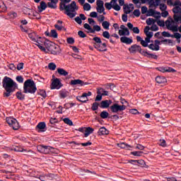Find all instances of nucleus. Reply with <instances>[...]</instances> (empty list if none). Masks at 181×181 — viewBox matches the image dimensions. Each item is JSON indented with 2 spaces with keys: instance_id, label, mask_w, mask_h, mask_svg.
Listing matches in <instances>:
<instances>
[{
  "instance_id": "6",
  "label": "nucleus",
  "mask_w": 181,
  "mask_h": 181,
  "mask_svg": "<svg viewBox=\"0 0 181 181\" xmlns=\"http://www.w3.org/2000/svg\"><path fill=\"white\" fill-rule=\"evenodd\" d=\"M6 121L7 124H8V125L11 127L13 129H14V131H17V129H19V122H18V120H16V119L13 117H6Z\"/></svg>"
},
{
  "instance_id": "57",
  "label": "nucleus",
  "mask_w": 181,
  "mask_h": 181,
  "mask_svg": "<svg viewBox=\"0 0 181 181\" xmlns=\"http://www.w3.org/2000/svg\"><path fill=\"white\" fill-rule=\"evenodd\" d=\"M150 29L153 32H156V30H159V27H158V25H156V24H153Z\"/></svg>"
},
{
  "instance_id": "49",
  "label": "nucleus",
  "mask_w": 181,
  "mask_h": 181,
  "mask_svg": "<svg viewBox=\"0 0 181 181\" xmlns=\"http://www.w3.org/2000/svg\"><path fill=\"white\" fill-rule=\"evenodd\" d=\"M156 1H153V0L149 3L151 6H159V4H160V0H155Z\"/></svg>"
},
{
  "instance_id": "60",
  "label": "nucleus",
  "mask_w": 181,
  "mask_h": 181,
  "mask_svg": "<svg viewBox=\"0 0 181 181\" xmlns=\"http://www.w3.org/2000/svg\"><path fill=\"white\" fill-rule=\"evenodd\" d=\"M78 35H79L80 37H82V38L87 37V35H86V33H84L83 30H79L78 32Z\"/></svg>"
},
{
  "instance_id": "43",
  "label": "nucleus",
  "mask_w": 181,
  "mask_h": 181,
  "mask_svg": "<svg viewBox=\"0 0 181 181\" xmlns=\"http://www.w3.org/2000/svg\"><path fill=\"white\" fill-rule=\"evenodd\" d=\"M98 107H100V103L97 102L93 103L91 107L92 111H97V110H98Z\"/></svg>"
},
{
  "instance_id": "45",
  "label": "nucleus",
  "mask_w": 181,
  "mask_h": 181,
  "mask_svg": "<svg viewBox=\"0 0 181 181\" xmlns=\"http://www.w3.org/2000/svg\"><path fill=\"white\" fill-rule=\"evenodd\" d=\"M59 95H60L61 98H66V97H67V95H69V92H67L66 90H62L60 92Z\"/></svg>"
},
{
  "instance_id": "34",
  "label": "nucleus",
  "mask_w": 181,
  "mask_h": 181,
  "mask_svg": "<svg viewBox=\"0 0 181 181\" xmlns=\"http://www.w3.org/2000/svg\"><path fill=\"white\" fill-rule=\"evenodd\" d=\"M123 11L126 15H128V13H131L133 10L131 9V7H129V5H124L123 7Z\"/></svg>"
},
{
  "instance_id": "25",
  "label": "nucleus",
  "mask_w": 181,
  "mask_h": 181,
  "mask_svg": "<svg viewBox=\"0 0 181 181\" xmlns=\"http://www.w3.org/2000/svg\"><path fill=\"white\" fill-rule=\"evenodd\" d=\"M165 42H168V43H173V40H161V41H159V40H156L155 41H154V44H155V45H156V47L157 46L158 47H159V45H160V43H165Z\"/></svg>"
},
{
  "instance_id": "33",
  "label": "nucleus",
  "mask_w": 181,
  "mask_h": 181,
  "mask_svg": "<svg viewBox=\"0 0 181 181\" xmlns=\"http://www.w3.org/2000/svg\"><path fill=\"white\" fill-rule=\"evenodd\" d=\"M117 1H118V0H112L110 1V3H105V6L106 9L110 11L111 9V8H112V4H115L117 2Z\"/></svg>"
},
{
  "instance_id": "55",
  "label": "nucleus",
  "mask_w": 181,
  "mask_h": 181,
  "mask_svg": "<svg viewBox=\"0 0 181 181\" xmlns=\"http://www.w3.org/2000/svg\"><path fill=\"white\" fill-rule=\"evenodd\" d=\"M162 35L164 37H173V35H170V33H169L168 32H166V31H163L162 33Z\"/></svg>"
},
{
  "instance_id": "30",
  "label": "nucleus",
  "mask_w": 181,
  "mask_h": 181,
  "mask_svg": "<svg viewBox=\"0 0 181 181\" xmlns=\"http://www.w3.org/2000/svg\"><path fill=\"white\" fill-rule=\"evenodd\" d=\"M117 146H119V148H121L122 149H128V150L131 149V146L125 143L118 144Z\"/></svg>"
},
{
  "instance_id": "47",
  "label": "nucleus",
  "mask_w": 181,
  "mask_h": 181,
  "mask_svg": "<svg viewBox=\"0 0 181 181\" xmlns=\"http://www.w3.org/2000/svg\"><path fill=\"white\" fill-rule=\"evenodd\" d=\"M50 37L57 39V31L56 30H52L50 33Z\"/></svg>"
},
{
  "instance_id": "41",
  "label": "nucleus",
  "mask_w": 181,
  "mask_h": 181,
  "mask_svg": "<svg viewBox=\"0 0 181 181\" xmlns=\"http://www.w3.org/2000/svg\"><path fill=\"white\" fill-rule=\"evenodd\" d=\"M97 93L98 95L95 98V101H101L103 100V95L101 94V91L98 90Z\"/></svg>"
},
{
  "instance_id": "23",
  "label": "nucleus",
  "mask_w": 181,
  "mask_h": 181,
  "mask_svg": "<svg viewBox=\"0 0 181 181\" xmlns=\"http://www.w3.org/2000/svg\"><path fill=\"white\" fill-rule=\"evenodd\" d=\"M57 2H59V0L56 1V0H52L50 2L47 3L48 8H51V9H56L57 8Z\"/></svg>"
},
{
  "instance_id": "28",
  "label": "nucleus",
  "mask_w": 181,
  "mask_h": 181,
  "mask_svg": "<svg viewBox=\"0 0 181 181\" xmlns=\"http://www.w3.org/2000/svg\"><path fill=\"white\" fill-rule=\"evenodd\" d=\"M57 72L59 76H64V77H66V76H69V73L64 69L59 68L57 69Z\"/></svg>"
},
{
  "instance_id": "56",
  "label": "nucleus",
  "mask_w": 181,
  "mask_h": 181,
  "mask_svg": "<svg viewBox=\"0 0 181 181\" xmlns=\"http://www.w3.org/2000/svg\"><path fill=\"white\" fill-rule=\"evenodd\" d=\"M112 8L113 9H115V11H121V6H119V5L117 4V2L113 3Z\"/></svg>"
},
{
  "instance_id": "52",
  "label": "nucleus",
  "mask_w": 181,
  "mask_h": 181,
  "mask_svg": "<svg viewBox=\"0 0 181 181\" xmlns=\"http://www.w3.org/2000/svg\"><path fill=\"white\" fill-rule=\"evenodd\" d=\"M97 8H101L104 6V1L103 0H98L96 1Z\"/></svg>"
},
{
  "instance_id": "31",
  "label": "nucleus",
  "mask_w": 181,
  "mask_h": 181,
  "mask_svg": "<svg viewBox=\"0 0 181 181\" xmlns=\"http://www.w3.org/2000/svg\"><path fill=\"white\" fill-rule=\"evenodd\" d=\"M108 133L109 132L105 129V127H100L98 131L99 135H108Z\"/></svg>"
},
{
  "instance_id": "21",
  "label": "nucleus",
  "mask_w": 181,
  "mask_h": 181,
  "mask_svg": "<svg viewBox=\"0 0 181 181\" xmlns=\"http://www.w3.org/2000/svg\"><path fill=\"white\" fill-rule=\"evenodd\" d=\"M120 42L122 43H125L126 45H131L133 42L132 39L126 37V36H123L122 37H120Z\"/></svg>"
},
{
  "instance_id": "13",
  "label": "nucleus",
  "mask_w": 181,
  "mask_h": 181,
  "mask_svg": "<svg viewBox=\"0 0 181 181\" xmlns=\"http://www.w3.org/2000/svg\"><path fill=\"white\" fill-rule=\"evenodd\" d=\"M71 86H77L78 84H80V86H87L88 83L84 82L80 79H75L71 80L70 82Z\"/></svg>"
},
{
  "instance_id": "9",
  "label": "nucleus",
  "mask_w": 181,
  "mask_h": 181,
  "mask_svg": "<svg viewBox=\"0 0 181 181\" xmlns=\"http://www.w3.org/2000/svg\"><path fill=\"white\" fill-rule=\"evenodd\" d=\"M129 51L130 53H136V52H139L141 54H144V52H142V48H141V46L137 45H132L131 47L129 48Z\"/></svg>"
},
{
  "instance_id": "11",
  "label": "nucleus",
  "mask_w": 181,
  "mask_h": 181,
  "mask_svg": "<svg viewBox=\"0 0 181 181\" xmlns=\"http://www.w3.org/2000/svg\"><path fill=\"white\" fill-rule=\"evenodd\" d=\"M37 179H40L41 181H53L54 179V175L49 174L47 175H39L36 177Z\"/></svg>"
},
{
  "instance_id": "40",
  "label": "nucleus",
  "mask_w": 181,
  "mask_h": 181,
  "mask_svg": "<svg viewBox=\"0 0 181 181\" xmlns=\"http://www.w3.org/2000/svg\"><path fill=\"white\" fill-rule=\"evenodd\" d=\"M156 23V20L153 19V18H148L146 21V23L148 25H153Z\"/></svg>"
},
{
  "instance_id": "59",
  "label": "nucleus",
  "mask_w": 181,
  "mask_h": 181,
  "mask_svg": "<svg viewBox=\"0 0 181 181\" xmlns=\"http://www.w3.org/2000/svg\"><path fill=\"white\" fill-rule=\"evenodd\" d=\"M90 9H91V6L90 5V4L86 3L83 5L84 11H90Z\"/></svg>"
},
{
  "instance_id": "12",
  "label": "nucleus",
  "mask_w": 181,
  "mask_h": 181,
  "mask_svg": "<svg viewBox=\"0 0 181 181\" xmlns=\"http://www.w3.org/2000/svg\"><path fill=\"white\" fill-rule=\"evenodd\" d=\"M112 104V100H105L100 103V108H109L110 105Z\"/></svg>"
},
{
  "instance_id": "8",
  "label": "nucleus",
  "mask_w": 181,
  "mask_h": 181,
  "mask_svg": "<svg viewBox=\"0 0 181 181\" xmlns=\"http://www.w3.org/2000/svg\"><path fill=\"white\" fill-rule=\"evenodd\" d=\"M61 87H63V84H62V82H60V79L57 78L54 79L51 85L52 90H59V88H60Z\"/></svg>"
},
{
  "instance_id": "48",
  "label": "nucleus",
  "mask_w": 181,
  "mask_h": 181,
  "mask_svg": "<svg viewBox=\"0 0 181 181\" xmlns=\"http://www.w3.org/2000/svg\"><path fill=\"white\" fill-rule=\"evenodd\" d=\"M39 95H41V97H43V98H46L47 97V95L46 94V91L45 90H40L38 91Z\"/></svg>"
},
{
  "instance_id": "42",
  "label": "nucleus",
  "mask_w": 181,
  "mask_h": 181,
  "mask_svg": "<svg viewBox=\"0 0 181 181\" xmlns=\"http://www.w3.org/2000/svg\"><path fill=\"white\" fill-rule=\"evenodd\" d=\"M173 19H174V22H176V23L179 22L180 23H181V14L180 16L175 14L173 16Z\"/></svg>"
},
{
  "instance_id": "27",
  "label": "nucleus",
  "mask_w": 181,
  "mask_h": 181,
  "mask_svg": "<svg viewBox=\"0 0 181 181\" xmlns=\"http://www.w3.org/2000/svg\"><path fill=\"white\" fill-rule=\"evenodd\" d=\"M93 132H94V129L91 127H85L84 136L86 138H87L90 134H93Z\"/></svg>"
},
{
  "instance_id": "64",
  "label": "nucleus",
  "mask_w": 181,
  "mask_h": 181,
  "mask_svg": "<svg viewBox=\"0 0 181 181\" xmlns=\"http://www.w3.org/2000/svg\"><path fill=\"white\" fill-rule=\"evenodd\" d=\"M97 11L98 12V13H103V12H104V11H105V8L103 7H97L96 8Z\"/></svg>"
},
{
  "instance_id": "29",
  "label": "nucleus",
  "mask_w": 181,
  "mask_h": 181,
  "mask_svg": "<svg viewBox=\"0 0 181 181\" xmlns=\"http://www.w3.org/2000/svg\"><path fill=\"white\" fill-rule=\"evenodd\" d=\"M143 53H144V56H147L148 58L151 57V59H155L156 60L158 59V55L156 54H151L146 51H143Z\"/></svg>"
},
{
  "instance_id": "58",
  "label": "nucleus",
  "mask_w": 181,
  "mask_h": 181,
  "mask_svg": "<svg viewBox=\"0 0 181 181\" xmlns=\"http://www.w3.org/2000/svg\"><path fill=\"white\" fill-rule=\"evenodd\" d=\"M133 15H134V16H136V18H139V16H141V11H139V9H136L134 11Z\"/></svg>"
},
{
  "instance_id": "16",
  "label": "nucleus",
  "mask_w": 181,
  "mask_h": 181,
  "mask_svg": "<svg viewBox=\"0 0 181 181\" xmlns=\"http://www.w3.org/2000/svg\"><path fill=\"white\" fill-rule=\"evenodd\" d=\"M157 70H158V71H161V73H175L176 70H175L173 68H165V67H159L157 68Z\"/></svg>"
},
{
  "instance_id": "17",
  "label": "nucleus",
  "mask_w": 181,
  "mask_h": 181,
  "mask_svg": "<svg viewBox=\"0 0 181 181\" xmlns=\"http://www.w3.org/2000/svg\"><path fill=\"white\" fill-rule=\"evenodd\" d=\"M49 52H51L52 54H54V55L60 54V52H61L60 47H59L58 45H52Z\"/></svg>"
},
{
  "instance_id": "39",
  "label": "nucleus",
  "mask_w": 181,
  "mask_h": 181,
  "mask_svg": "<svg viewBox=\"0 0 181 181\" xmlns=\"http://www.w3.org/2000/svg\"><path fill=\"white\" fill-rule=\"evenodd\" d=\"M83 28L85 29H87V30H89V33H94V30H93V28H91V26H90L88 23H85L83 25Z\"/></svg>"
},
{
  "instance_id": "24",
  "label": "nucleus",
  "mask_w": 181,
  "mask_h": 181,
  "mask_svg": "<svg viewBox=\"0 0 181 181\" xmlns=\"http://www.w3.org/2000/svg\"><path fill=\"white\" fill-rule=\"evenodd\" d=\"M150 30H151V28H149V26H146L144 28V33L146 37L152 38L153 36V33L149 32Z\"/></svg>"
},
{
  "instance_id": "53",
  "label": "nucleus",
  "mask_w": 181,
  "mask_h": 181,
  "mask_svg": "<svg viewBox=\"0 0 181 181\" xmlns=\"http://www.w3.org/2000/svg\"><path fill=\"white\" fill-rule=\"evenodd\" d=\"M98 91H100L102 95H108V91L104 90V88H100L98 89Z\"/></svg>"
},
{
  "instance_id": "4",
  "label": "nucleus",
  "mask_w": 181,
  "mask_h": 181,
  "mask_svg": "<svg viewBox=\"0 0 181 181\" xmlns=\"http://www.w3.org/2000/svg\"><path fill=\"white\" fill-rule=\"evenodd\" d=\"M165 23L168 30H172V32H177V25H174L175 21H173L172 18H170L165 21V22L162 20H158L157 21V25H158V26H161L162 28L165 26Z\"/></svg>"
},
{
  "instance_id": "2",
  "label": "nucleus",
  "mask_w": 181,
  "mask_h": 181,
  "mask_svg": "<svg viewBox=\"0 0 181 181\" xmlns=\"http://www.w3.org/2000/svg\"><path fill=\"white\" fill-rule=\"evenodd\" d=\"M3 88L6 90L4 93V97H10L12 93L15 92V90L18 88V84L12 78L8 76H5L2 81Z\"/></svg>"
},
{
  "instance_id": "36",
  "label": "nucleus",
  "mask_w": 181,
  "mask_h": 181,
  "mask_svg": "<svg viewBox=\"0 0 181 181\" xmlns=\"http://www.w3.org/2000/svg\"><path fill=\"white\" fill-rule=\"evenodd\" d=\"M18 100H25V95L23 93H22V92H17L16 94Z\"/></svg>"
},
{
  "instance_id": "54",
  "label": "nucleus",
  "mask_w": 181,
  "mask_h": 181,
  "mask_svg": "<svg viewBox=\"0 0 181 181\" xmlns=\"http://www.w3.org/2000/svg\"><path fill=\"white\" fill-rule=\"evenodd\" d=\"M40 40L38 41V42H37V46L39 47V49H40V50H42V52L46 51V48H45V47L42 46V43H40Z\"/></svg>"
},
{
  "instance_id": "19",
  "label": "nucleus",
  "mask_w": 181,
  "mask_h": 181,
  "mask_svg": "<svg viewBox=\"0 0 181 181\" xmlns=\"http://www.w3.org/2000/svg\"><path fill=\"white\" fill-rule=\"evenodd\" d=\"M36 129H39L40 132H45L46 131V123L41 122L36 126Z\"/></svg>"
},
{
  "instance_id": "61",
  "label": "nucleus",
  "mask_w": 181,
  "mask_h": 181,
  "mask_svg": "<svg viewBox=\"0 0 181 181\" xmlns=\"http://www.w3.org/2000/svg\"><path fill=\"white\" fill-rule=\"evenodd\" d=\"M144 152L142 151H133L132 152V155H134V156H141Z\"/></svg>"
},
{
  "instance_id": "62",
  "label": "nucleus",
  "mask_w": 181,
  "mask_h": 181,
  "mask_svg": "<svg viewBox=\"0 0 181 181\" xmlns=\"http://www.w3.org/2000/svg\"><path fill=\"white\" fill-rule=\"evenodd\" d=\"M103 37H105V39H110V33L108 31H104L103 33Z\"/></svg>"
},
{
  "instance_id": "18",
  "label": "nucleus",
  "mask_w": 181,
  "mask_h": 181,
  "mask_svg": "<svg viewBox=\"0 0 181 181\" xmlns=\"http://www.w3.org/2000/svg\"><path fill=\"white\" fill-rule=\"evenodd\" d=\"M46 8H47V4H46V2L44 1H41L40 6H37L38 12L42 13L43 11L46 10Z\"/></svg>"
},
{
  "instance_id": "32",
  "label": "nucleus",
  "mask_w": 181,
  "mask_h": 181,
  "mask_svg": "<svg viewBox=\"0 0 181 181\" xmlns=\"http://www.w3.org/2000/svg\"><path fill=\"white\" fill-rule=\"evenodd\" d=\"M148 49H150L151 50H153L155 52H158V50H159L160 49V47H158L156 46L155 44L152 43L148 45Z\"/></svg>"
},
{
  "instance_id": "37",
  "label": "nucleus",
  "mask_w": 181,
  "mask_h": 181,
  "mask_svg": "<svg viewBox=\"0 0 181 181\" xmlns=\"http://www.w3.org/2000/svg\"><path fill=\"white\" fill-rule=\"evenodd\" d=\"M8 16H9L10 19H15L18 18V13L15 11H11L8 13Z\"/></svg>"
},
{
  "instance_id": "51",
  "label": "nucleus",
  "mask_w": 181,
  "mask_h": 181,
  "mask_svg": "<svg viewBox=\"0 0 181 181\" xmlns=\"http://www.w3.org/2000/svg\"><path fill=\"white\" fill-rule=\"evenodd\" d=\"M63 121H64V122L65 123V124H67V125H70L71 127L73 125V122L71 121V120H70V119H69V118H64V119H63Z\"/></svg>"
},
{
  "instance_id": "5",
  "label": "nucleus",
  "mask_w": 181,
  "mask_h": 181,
  "mask_svg": "<svg viewBox=\"0 0 181 181\" xmlns=\"http://www.w3.org/2000/svg\"><path fill=\"white\" fill-rule=\"evenodd\" d=\"M124 110H127V106H125L124 105H119L118 103H114L110 107V110L114 114L122 112V111H124Z\"/></svg>"
},
{
  "instance_id": "50",
  "label": "nucleus",
  "mask_w": 181,
  "mask_h": 181,
  "mask_svg": "<svg viewBox=\"0 0 181 181\" xmlns=\"http://www.w3.org/2000/svg\"><path fill=\"white\" fill-rule=\"evenodd\" d=\"M156 12L152 8H149L148 11H147V16H153Z\"/></svg>"
},
{
  "instance_id": "1",
  "label": "nucleus",
  "mask_w": 181,
  "mask_h": 181,
  "mask_svg": "<svg viewBox=\"0 0 181 181\" xmlns=\"http://www.w3.org/2000/svg\"><path fill=\"white\" fill-rule=\"evenodd\" d=\"M62 2L59 4L60 11H65V15H67L69 18H74L76 16V11L78 9L77 7V4L76 1H72L71 0H60ZM71 2V4L66 5V4H69Z\"/></svg>"
},
{
  "instance_id": "46",
  "label": "nucleus",
  "mask_w": 181,
  "mask_h": 181,
  "mask_svg": "<svg viewBox=\"0 0 181 181\" xmlns=\"http://www.w3.org/2000/svg\"><path fill=\"white\" fill-rule=\"evenodd\" d=\"M56 67H57L56 64H54L53 62H51L48 64V69L49 70L54 71V70H56Z\"/></svg>"
},
{
  "instance_id": "3",
  "label": "nucleus",
  "mask_w": 181,
  "mask_h": 181,
  "mask_svg": "<svg viewBox=\"0 0 181 181\" xmlns=\"http://www.w3.org/2000/svg\"><path fill=\"white\" fill-rule=\"evenodd\" d=\"M37 90L36 84L33 80L28 79L24 82L23 93L25 94H35Z\"/></svg>"
},
{
  "instance_id": "15",
  "label": "nucleus",
  "mask_w": 181,
  "mask_h": 181,
  "mask_svg": "<svg viewBox=\"0 0 181 181\" xmlns=\"http://www.w3.org/2000/svg\"><path fill=\"white\" fill-rule=\"evenodd\" d=\"M138 163L139 166H141V168H148V166L146 165V163H145V161L144 160H131L129 161L130 163Z\"/></svg>"
},
{
  "instance_id": "14",
  "label": "nucleus",
  "mask_w": 181,
  "mask_h": 181,
  "mask_svg": "<svg viewBox=\"0 0 181 181\" xmlns=\"http://www.w3.org/2000/svg\"><path fill=\"white\" fill-rule=\"evenodd\" d=\"M28 37L29 39H30V40H32L33 42H35V43H39V39H42L41 37H37V35H36V33H31L28 34Z\"/></svg>"
},
{
  "instance_id": "26",
  "label": "nucleus",
  "mask_w": 181,
  "mask_h": 181,
  "mask_svg": "<svg viewBox=\"0 0 181 181\" xmlns=\"http://www.w3.org/2000/svg\"><path fill=\"white\" fill-rule=\"evenodd\" d=\"M156 81L158 84H163V83H166L167 80H166V78L163 76H157L156 78Z\"/></svg>"
},
{
  "instance_id": "35",
  "label": "nucleus",
  "mask_w": 181,
  "mask_h": 181,
  "mask_svg": "<svg viewBox=\"0 0 181 181\" xmlns=\"http://www.w3.org/2000/svg\"><path fill=\"white\" fill-rule=\"evenodd\" d=\"M173 12L175 13L174 15H177L176 13H181V8L180 6H176L173 8Z\"/></svg>"
},
{
  "instance_id": "10",
  "label": "nucleus",
  "mask_w": 181,
  "mask_h": 181,
  "mask_svg": "<svg viewBox=\"0 0 181 181\" xmlns=\"http://www.w3.org/2000/svg\"><path fill=\"white\" fill-rule=\"evenodd\" d=\"M91 95H92V93H91L90 91H88V93H83L82 94V95H81V96H77V97H76V100H77L78 101H80V100H81V103H87V101H88V98H87V97L91 96ZM81 98H86V100H81Z\"/></svg>"
},
{
  "instance_id": "38",
  "label": "nucleus",
  "mask_w": 181,
  "mask_h": 181,
  "mask_svg": "<svg viewBox=\"0 0 181 181\" xmlns=\"http://www.w3.org/2000/svg\"><path fill=\"white\" fill-rule=\"evenodd\" d=\"M108 115H110V113L105 110L100 112V118H103V119L108 118Z\"/></svg>"
},
{
  "instance_id": "22",
  "label": "nucleus",
  "mask_w": 181,
  "mask_h": 181,
  "mask_svg": "<svg viewBox=\"0 0 181 181\" xmlns=\"http://www.w3.org/2000/svg\"><path fill=\"white\" fill-rule=\"evenodd\" d=\"M93 40L95 42L94 47L95 49H100V45H101V38L99 37H95L93 38Z\"/></svg>"
},
{
  "instance_id": "20",
  "label": "nucleus",
  "mask_w": 181,
  "mask_h": 181,
  "mask_svg": "<svg viewBox=\"0 0 181 181\" xmlns=\"http://www.w3.org/2000/svg\"><path fill=\"white\" fill-rule=\"evenodd\" d=\"M54 28L57 30H66V28L63 26V21L60 20L57 21V24L54 25Z\"/></svg>"
},
{
  "instance_id": "7",
  "label": "nucleus",
  "mask_w": 181,
  "mask_h": 181,
  "mask_svg": "<svg viewBox=\"0 0 181 181\" xmlns=\"http://www.w3.org/2000/svg\"><path fill=\"white\" fill-rule=\"evenodd\" d=\"M37 151L41 153H50L51 149H53V147L49 146H39L37 148Z\"/></svg>"
},
{
  "instance_id": "63",
  "label": "nucleus",
  "mask_w": 181,
  "mask_h": 181,
  "mask_svg": "<svg viewBox=\"0 0 181 181\" xmlns=\"http://www.w3.org/2000/svg\"><path fill=\"white\" fill-rule=\"evenodd\" d=\"M66 42H67V43H69V45H73L74 43V38H73V37H68L66 39Z\"/></svg>"
},
{
  "instance_id": "44",
  "label": "nucleus",
  "mask_w": 181,
  "mask_h": 181,
  "mask_svg": "<svg viewBox=\"0 0 181 181\" xmlns=\"http://www.w3.org/2000/svg\"><path fill=\"white\" fill-rule=\"evenodd\" d=\"M102 26L104 29H106L107 30H108V29H110V22L108 21H103L102 23Z\"/></svg>"
}]
</instances>
